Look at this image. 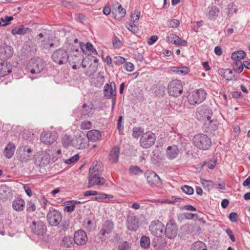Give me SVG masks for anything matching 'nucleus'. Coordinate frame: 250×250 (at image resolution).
Instances as JSON below:
<instances>
[{
  "label": "nucleus",
  "instance_id": "nucleus-50",
  "mask_svg": "<svg viewBox=\"0 0 250 250\" xmlns=\"http://www.w3.org/2000/svg\"><path fill=\"white\" fill-rule=\"evenodd\" d=\"M143 130L141 127H135L133 129L132 136L135 138H138L143 134Z\"/></svg>",
  "mask_w": 250,
  "mask_h": 250
},
{
  "label": "nucleus",
  "instance_id": "nucleus-36",
  "mask_svg": "<svg viewBox=\"0 0 250 250\" xmlns=\"http://www.w3.org/2000/svg\"><path fill=\"white\" fill-rule=\"evenodd\" d=\"M151 245L155 249H159L165 246L166 242L161 237H156L153 240Z\"/></svg>",
  "mask_w": 250,
  "mask_h": 250
},
{
  "label": "nucleus",
  "instance_id": "nucleus-41",
  "mask_svg": "<svg viewBox=\"0 0 250 250\" xmlns=\"http://www.w3.org/2000/svg\"><path fill=\"white\" fill-rule=\"evenodd\" d=\"M201 184L208 191L212 190L214 187V183L211 181L201 180Z\"/></svg>",
  "mask_w": 250,
  "mask_h": 250
},
{
  "label": "nucleus",
  "instance_id": "nucleus-37",
  "mask_svg": "<svg viewBox=\"0 0 250 250\" xmlns=\"http://www.w3.org/2000/svg\"><path fill=\"white\" fill-rule=\"evenodd\" d=\"M246 54L245 52L242 50H239L233 52L231 54V59L234 62H239L246 57Z\"/></svg>",
  "mask_w": 250,
  "mask_h": 250
},
{
  "label": "nucleus",
  "instance_id": "nucleus-43",
  "mask_svg": "<svg viewBox=\"0 0 250 250\" xmlns=\"http://www.w3.org/2000/svg\"><path fill=\"white\" fill-rule=\"evenodd\" d=\"M150 244V241L148 237L143 236L140 239V245L142 248L145 249L148 248Z\"/></svg>",
  "mask_w": 250,
  "mask_h": 250
},
{
  "label": "nucleus",
  "instance_id": "nucleus-8",
  "mask_svg": "<svg viewBox=\"0 0 250 250\" xmlns=\"http://www.w3.org/2000/svg\"><path fill=\"white\" fill-rule=\"evenodd\" d=\"M30 72L32 74L40 73L45 67V62L41 59H32L29 62Z\"/></svg>",
  "mask_w": 250,
  "mask_h": 250
},
{
  "label": "nucleus",
  "instance_id": "nucleus-10",
  "mask_svg": "<svg viewBox=\"0 0 250 250\" xmlns=\"http://www.w3.org/2000/svg\"><path fill=\"white\" fill-rule=\"evenodd\" d=\"M116 90L115 83L114 82L110 83V84L106 83L104 85V95L108 99H112V107L113 109L115 105V101L116 99Z\"/></svg>",
  "mask_w": 250,
  "mask_h": 250
},
{
  "label": "nucleus",
  "instance_id": "nucleus-40",
  "mask_svg": "<svg viewBox=\"0 0 250 250\" xmlns=\"http://www.w3.org/2000/svg\"><path fill=\"white\" fill-rule=\"evenodd\" d=\"M72 139L70 135H64L62 139V144L63 146L67 147L72 144Z\"/></svg>",
  "mask_w": 250,
  "mask_h": 250
},
{
  "label": "nucleus",
  "instance_id": "nucleus-44",
  "mask_svg": "<svg viewBox=\"0 0 250 250\" xmlns=\"http://www.w3.org/2000/svg\"><path fill=\"white\" fill-rule=\"evenodd\" d=\"M233 70L238 73H240L243 70V63L241 61L234 62L233 64Z\"/></svg>",
  "mask_w": 250,
  "mask_h": 250
},
{
  "label": "nucleus",
  "instance_id": "nucleus-12",
  "mask_svg": "<svg viewBox=\"0 0 250 250\" xmlns=\"http://www.w3.org/2000/svg\"><path fill=\"white\" fill-rule=\"evenodd\" d=\"M146 179L147 183L151 187L159 188L162 185L160 177L153 171H149L146 173Z\"/></svg>",
  "mask_w": 250,
  "mask_h": 250
},
{
  "label": "nucleus",
  "instance_id": "nucleus-28",
  "mask_svg": "<svg viewBox=\"0 0 250 250\" xmlns=\"http://www.w3.org/2000/svg\"><path fill=\"white\" fill-rule=\"evenodd\" d=\"M15 148L16 147L13 143H8L4 148V156L8 159L11 158L14 154Z\"/></svg>",
  "mask_w": 250,
  "mask_h": 250
},
{
  "label": "nucleus",
  "instance_id": "nucleus-60",
  "mask_svg": "<svg viewBox=\"0 0 250 250\" xmlns=\"http://www.w3.org/2000/svg\"><path fill=\"white\" fill-rule=\"evenodd\" d=\"M129 248V244L126 242L120 243L119 245V250H128Z\"/></svg>",
  "mask_w": 250,
  "mask_h": 250
},
{
  "label": "nucleus",
  "instance_id": "nucleus-5",
  "mask_svg": "<svg viewBox=\"0 0 250 250\" xmlns=\"http://www.w3.org/2000/svg\"><path fill=\"white\" fill-rule=\"evenodd\" d=\"M183 90V84L180 80H173L168 84V92L171 96H179L182 93Z\"/></svg>",
  "mask_w": 250,
  "mask_h": 250
},
{
  "label": "nucleus",
  "instance_id": "nucleus-47",
  "mask_svg": "<svg viewBox=\"0 0 250 250\" xmlns=\"http://www.w3.org/2000/svg\"><path fill=\"white\" fill-rule=\"evenodd\" d=\"M183 192L188 195H192L194 193L193 188L188 185H184L181 188Z\"/></svg>",
  "mask_w": 250,
  "mask_h": 250
},
{
  "label": "nucleus",
  "instance_id": "nucleus-61",
  "mask_svg": "<svg viewBox=\"0 0 250 250\" xmlns=\"http://www.w3.org/2000/svg\"><path fill=\"white\" fill-rule=\"evenodd\" d=\"M229 220L232 222H236L238 219V214L236 212H231L229 216Z\"/></svg>",
  "mask_w": 250,
  "mask_h": 250
},
{
  "label": "nucleus",
  "instance_id": "nucleus-13",
  "mask_svg": "<svg viewBox=\"0 0 250 250\" xmlns=\"http://www.w3.org/2000/svg\"><path fill=\"white\" fill-rule=\"evenodd\" d=\"M74 145L78 149H84L88 146V140L84 133L82 131L76 135Z\"/></svg>",
  "mask_w": 250,
  "mask_h": 250
},
{
  "label": "nucleus",
  "instance_id": "nucleus-16",
  "mask_svg": "<svg viewBox=\"0 0 250 250\" xmlns=\"http://www.w3.org/2000/svg\"><path fill=\"white\" fill-rule=\"evenodd\" d=\"M101 174H95V175H89L88 177V188H90L94 186H102L106 182V180L101 177Z\"/></svg>",
  "mask_w": 250,
  "mask_h": 250
},
{
  "label": "nucleus",
  "instance_id": "nucleus-39",
  "mask_svg": "<svg viewBox=\"0 0 250 250\" xmlns=\"http://www.w3.org/2000/svg\"><path fill=\"white\" fill-rule=\"evenodd\" d=\"M74 239L69 236H65L62 240V245L66 248H70L73 244Z\"/></svg>",
  "mask_w": 250,
  "mask_h": 250
},
{
  "label": "nucleus",
  "instance_id": "nucleus-14",
  "mask_svg": "<svg viewBox=\"0 0 250 250\" xmlns=\"http://www.w3.org/2000/svg\"><path fill=\"white\" fill-rule=\"evenodd\" d=\"M58 138V134L55 131H44L41 135V140L46 145L54 143Z\"/></svg>",
  "mask_w": 250,
  "mask_h": 250
},
{
  "label": "nucleus",
  "instance_id": "nucleus-1",
  "mask_svg": "<svg viewBox=\"0 0 250 250\" xmlns=\"http://www.w3.org/2000/svg\"><path fill=\"white\" fill-rule=\"evenodd\" d=\"M192 143L195 147L201 150H208L211 145L210 138L203 133L195 135L192 139Z\"/></svg>",
  "mask_w": 250,
  "mask_h": 250
},
{
  "label": "nucleus",
  "instance_id": "nucleus-2",
  "mask_svg": "<svg viewBox=\"0 0 250 250\" xmlns=\"http://www.w3.org/2000/svg\"><path fill=\"white\" fill-rule=\"evenodd\" d=\"M207 93L203 89H199L190 92L188 97V102L190 104H199L206 98Z\"/></svg>",
  "mask_w": 250,
  "mask_h": 250
},
{
  "label": "nucleus",
  "instance_id": "nucleus-9",
  "mask_svg": "<svg viewBox=\"0 0 250 250\" xmlns=\"http://www.w3.org/2000/svg\"><path fill=\"white\" fill-rule=\"evenodd\" d=\"M47 220L52 226H57L62 220V216L61 213L57 210H50L47 215Z\"/></svg>",
  "mask_w": 250,
  "mask_h": 250
},
{
  "label": "nucleus",
  "instance_id": "nucleus-7",
  "mask_svg": "<svg viewBox=\"0 0 250 250\" xmlns=\"http://www.w3.org/2000/svg\"><path fill=\"white\" fill-rule=\"evenodd\" d=\"M32 151L31 148L26 146L20 147L17 150L18 158L22 163H27L32 159V156L30 155Z\"/></svg>",
  "mask_w": 250,
  "mask_h": 250
},
{
  "label": "nucleus",
  "instance_id": "nucleus-55",
  "mask_svg": "<svg viewBox=\"0 0 250 250\" xmlns=\"http://www.w3.org/2000/svg\"><path fill=\"white\" fill-rule=\"evenodd\" d=\"M92 123L90 121H84L80 125L81 128L83 130L89 129L91 128Z\"/></svg>",
  "mask_w": 250,
  "mask_h": 250
},
{
  "label": "nucleus",
  "instance_id": "nucleus-23",
  "mask_svg": "<svg viewBox=\"0 0 250 250\" xmlns=\"http://www.w3.org/2000/svg\"><path fill=\"white\" fill-rule=\"evenodd\" d=\"M93 107L94 106L92 104H83L82 105L81 118L85 119L92 116L93 114Z\"/></svg>",
  "mask_w": 250,
  "mask_h": 250
},
{
  "label": "nucleus",
  "instance_id": "nucleus-4",
  "mask_svg": "<svg viewBox=\"0 0 250 250\" xmlns=\"http://www.w3.org/2000/svg\"><path fill=\"white\" fill-rule=\"evenodd\" d=\"M50 149H47L45 151L37 152L34 156V162L35 164L40 167L47 166L50 160Z\"/></svg>",
  "mask_w": 250,
  "mask_h": 250
},
{
  "label": "nucleus",
  "instance_id": "nucleus-26",
  "mask_svg": "<svg viewBox=\"0 0 250 250\" xmlns=\"http://www.w3.org/2000/svg\"><path fill=\"white\" fill-rule=\"evenodd\" d=\"M12 66L7 62L0 63V77L5 76L11 72Z\"/></svg>",
  "mask_w": 250,
  "mask_h": 250
},
{
  "label": "nucleus",
  "instance_id": "nucleus-52",
  "mask_svg": "<svg viewBox=\"0 0 250 250\" xmlns=\"http://www.w3.org/2000/svg\"><path fill=\"white\" fill-rule=\"evenodd\" d=\"M140 16V12L139 10H135L131 14V20L133 22L138 21Z\"/></svg>",
  "mask_w": 250,
  "mask_h": 250
},
{
  "label": "nucleus",
  "instance_id": "nucleus-24",
  "mask_svg": "<svg viewBox=\"0 0 250 250\" xmlns=\"http://www.w3.org/2000/svg\"><path fill=\"white\" fill-rule=\"evenodd\" d=\"M198 112L204 118H206L209 123L213 122V120H211L212 115V109L206 106H202L198 108Z\"/></svg>",
  "mask_w": 250,
  "mask_h": 250
},
{
  "label": "nucleus",
  "instance_id": "nucleus-62",
  "mask_svg": "<svg viewBox=\"0 0 250 250\" xmlns=\"http://www.w3.org/2000/svg\"><path fill=\"white\" fill-rule=\"evenodd\" d=\"M98 194V192L96 190H87L83 192L84 196H96Z\"/></svg>",
  "mask_w": 250,
  "mask_h": 250
},
{
  "label": "nucleus",
  "instance_id": "nucleus-15",
  "mask_svg": "<svg viewBox=\"0 0 250 250\" xmlns=\"http://www.w3.org/2000/svg\"><path fill=\"white\" fill-rule=\"evenodd\" d=\"M32 231L38 235H42L46 230V227L41 221H33L31 226Z\"/></svg>",
  "mask_w": 250,
  "mask_h": 250
},
{
  "label": "nucleus",
  "instance_id": "nucleus-27",
  "mask_svg": "<svg viewBox=\"0 0 250 250\" xmlns=\"http://www.w3.org/2000/svg\"><path fill=\"white\" fill-rule=\"evenodd\" d=\"M120 148L118 146H114L110 151L109 160L111 163L117 162L119 159Z\"/></svg>",
  "mask_w": 250,
  "mask_h": 250
},
{
  "label": "nucleus",
  "instance_id": "nucleus-11",
  "mask_svg": "<svg viewBox=\"0 0 250 250\" xmlns=\"http://www.w3.org/2000/svg\"><path fill=\"white\" fill-rule=\"evenodd\" d=\"M149 229L151 233L156 237H161L164 233L165 229L164 225L158 220L152 221L149 227Z\"/></svg>",
  "mask_w": 250,
  "mask_h": 250
},
{
  "label": "nucleus",
  "instance_id": "nucleus-58",
  "mask_svg": "<svg viewBox=\"0 0 250 250\" xmlns=\"http://www.w3.org/2000/svg\"><path fill=\"white\" fill-rule=\"evenodd\" d=\"M224 78L227 80H231L232 79V71L230 69H225L224 72Z\"/></svg>",
  "mask_w": 250,
  "mask_h": 250
},
{
  "label": "nucleus",
  "instance_id": "nucleus-56",
  "mask_svg": "<svg viewBox=\"0 0 250 250\" xmlns=\"http://www.w3.org/2000/svg\"><path fill=\"white\" fill-rule=\"evenodd\" d=\"M79 155L78 154H75L70 158L65 161V163L66 164H71L79 160Z\"/></svg>",
  "mask_w": 250,
  "mask_h": 250
},
{
  "label": "nucleus",
  "instance_id": "nucleus-25",
  "mask_svg": "<svg viewBox=\"0 0 250 250\" xmlns=\"http://www.w3.org/2000/svg\"><path fill=\"white\" fill-rule=\"evenodd\" d=\"M167 39L169 42L176 45L186 46L187 44L186 41L181 40L178 36L173 34L168 36Z\"/></svg>",
  "mask_w": 250,
  "mask_h": 250
},
{
  "label": "nucleus",
  "instance_id": "nucleus-17",
  "mask_svg": "<svg viewBox=\"0 0 250 250\" xmlns=\"http://www.w3.org/2000/svg\"><path fill=\"white\" fill-rule=\"evenodd\" d=\"M112 14L114 15L115 19L120 20L125 16L126 10L122 7L121 4L116 2L113 5Z\"/></svg>",
  "mask_w": 250,
  "mask_h": 250
},
{
  "label": "nucleus",
  "instance_id": "nucleus-53",
  "mask_svg": "<svg viewBox=\"0 0 250 250\" xmlns=\"http://www.w3.org/2000/svg\"><path fill=\"white\" fill-rule=\"evenodd\" d=\"M125 62V59L121 56H116L113 58V62L118 65H121Z\"/></svg>",
  "mask_w": 250,
  "mask_h": 250
},
{
  "label": "nucleus",
  "instance_id": "nucleus-35",
  "mask_svg": "<svg viewBox=\"0 0 250 250\" xmlns=\"http://www.w3.org/2000/svg\"><path fill=\"white\" fill-rule=\"evenodd\" d=\"M103 169L96 164L93 163L89 170V175H95V174H102Z\"/></svg>",
  "mask_w": 250,
  "mask_h": 250
},
{
  "label": "nucleus",
  "instance_id": "nucleus-64",
  "mask_svg": "<svg viewBox=\"0 0 250 250\" xmlns=\"http://www.w3.org/2000/svg\"><path fill=\"white\" fill-rule=\"evenodd\" d=\"M157 40H158V37L157 36H155V35L152 36L150 37V38H149L148 39L147 43L149 45H152L153 43H154L157 41Z\"/></svg>",
  "mask_w": 250,
  "mask_h": 250
},
{
  "label": "nucleus",
  "instance_id": "nucleus-6",
  "mask_svg": "<svg viewBox=\"0 0 250 250\" xmlns=\"http://www.w3.org/2000/svg\"><path fill=\"white\" fill-rule=\"evenodd\" d=\"M156 141L155 134L150 131L143 133L140 140V144L144 148H148L152 146Z\"/></svg>",
  "mask_w": 250,
  "mask_h": 250
},
{
  "label": "nucleus",
  "instance_id": "nucleus-51",
  "mask_svg": "<svg viewBox=\"0 0 250 250\" xmlns=\"http://www.w3.org/2000/svg\"><path fill=\"white\" fill-rule=\"evenodd\" d=\"M180 24V22L177 19H171L167 21V25L171 28H176Z\"/></svg>",
  "mask_w": 250,
  "mask_h": 250
},
{
  "label": "nucleus",
  "instance_id": "nucleus-33",
  "mask_svg": "<svg viewBox=\"0 0 250 250\" xmlns=\"http://www.w3.org/2000/svg\"><path fill=\"white\" fill-rule=\"evenodd\" d=\"M171 70L173 73L181 76H184L188 73L189 70L187 66L172 67Z\"/></svg>",
  "mask_w": 250,
  "mask_h": 250
},
{
  "label": "nucleus",
  "instance_id": "nucleus-31",
  "mask_svg": "<svg viewBox=\"0 0 250 250\" xmlns=\"http://www.w3.org/2000/svg\"><path fill=\"white\" fill-rule=\"evenodd\" d=\"M88 140L95 142L98 140L101 137V132L98 130H91L86 134Z\"/></svg>",
  "mask_w": 250,
  "mask_h": 250
},
{
  "label": "nucleus",
  "instance_id": "nucleus-46",
  "mask_svg": "<svg viewBox=\"0 0 250 250\" xmlns=\"http://www.w3.org/2000/svg\"><path fill=\"white\" fill-rule=\"evenodd\" d=\"M135 220H133L132 219L128 220L127 228L130 230L135 231L137 229L138 225L137 223L135 224Z\"/></svg>",
  "mask_w": 250,
  "mask_h": 250
},
{
  "label": "nucleus",
  "instance_id": "nucleus-22",
  "mask_svg": "<svg viewBox=\"0 0 250 250\" xmlns=\"http://www.w3.org/2000/svg\"><path fill=\"white\" fill-rule=\"evenodd\" d=\"M113 228V223L109 220H107L102 225V229L99 232V235L105 236L106 234H110L112 232Z\"/></svg>",
  "mask_w": 250,
  "mask_h": 250
},
{
  "label": "nucleus",
  "instance_id": "nucleus-29",
  "mask_svg": "<svg viewBox=\"0 0 250 250\" xmlns=\"http://www.w3.org/2000/svg\"><path fill=\"white\" fill-rule=\"evenodd\" d=\"M219 9L216 6H212L208 7L206 16L210 19H215L219 15Z\"/></svg>",
  "mask_w": 250,
  "mask_h": 250
},
{
  "label": "nucleus",
  "instance_id": "nucleus-32",
  "mask_svg": "<svg viewBox=\"0 0 250 250\" xmlns=\"http://www.w3.org/2000/svg\"><path fill=\"white\" fill-rule=\"evenodd\" d=\"M25 206L24 201L21 198H17L12 204L13 208L16 211H21L23 210Z\"/></svg>",
  "mask_w": 250,
  "mask_h": 250
},
{
  "label": "nucleus",
  "instance_id": "nucleus-42",
  "mask_svg": "<svg viewBox=\"0 0 250 250\" xmlns=\"http://www.w3.org/2000/svg\"><path fill=\"white\" fill-rule=\"evenodd\" d=\"M129 173L132 175H139L143 173L139 167L137 166H131L129 169Z\"/></svg>",
  "mask_w": 250,
  "mask_h": 250
},
{
  "label": "nucleus",
  "instance_id": "nucleus-3",
  "mask_svg": "<svg viewBox=\"0 0 250 250\" xmlns=\"http://www.w3.org/2000/svg\"><path fill=\"white\" fill-rule=\"evenodd\" d=\"M51 58L56 63L62 65L67 63L69 56L67 51L61 48L54 51L52 54Z\"/></svg>",
  "mask_w": 250,
  "mask_h": 250
},
{
  "label": "nucleus",
  "instance_id": "nucleus-45",
  "mask_svg": "<svg viewBox=\"0 0 250 250\" xmlns=\"http://www.w3.org/2000/svg\"><path fill=\"white\" fill-rule=\"evenodd\" d=\"M237 8L235 5L230 3L228 5L227 11L226 12L228 16H231L237 12Z\"/></svg>",
  "mask_w": 250,
  "mask_h": 250
},
{
  "label": "nucleus",
  "instance_id": "nucleus-54",
  "mask_svg": "<svg viewBox=\"0 0 250 250\" xmlns=\"http://www.w3.org/2000/svg\"><path fill=\"white\" fill-rule=\"evenodd\" d=\"M127 28L133 33H136L138 31V27L134 24V22H130L126 25Z\"/></svg>",
  "mask_w": 250,
  "mask_h": 250
},
{
  "label": "nucleus",
  "instance_id": "nucleus-20",
  "mask_svg": "<svg viewBox=\"0 0 250 250\" xmlns=\"http://www.w3.org/2000/svg\"><path fill=\"white\" fill-rule=\"evenodd\" d=\"M13 49L9 45H4L0 47V59L6 60L12 57Z\"/></svg>",
  "mask_w": 250,
  "mask_h": 250
},
{
  "label": "nucleus",
  "instance_id": "nucleus-18",
  "mask_svg": "<svg viewBox=\"0 0 250 250\" xmlns=\"http://www.w3.org/2000/svg\"><path fill=\"white\" fill-rule=\"evenodd\" d=\"M164 230L166 236L169 239L175 238L177 234L178 228L176 224L174 223H167Z\"/></svg>",
  "mask_w": 250,
  "mask_h": 250
},
{
  "label": "nucleus",
  "instance_id": "nucleus-19",
  "mask_svg": "<svg viewBox=\"0 0 250 250\" xmlns=\"http://www.w3.org/2000/svg\"><path fill=\"white\" fill-rule=\"evenodd\" d=\"M73 239L75 243L78 245L85 244L87 240L85 232L82 230H79L75 233Z\"/></svg>",
  "mask_w": 250,
  "mask_h": 250
},
{
  "label": "nucleus",
  "instance_id": "nucleus-63",
  "mask_svg": "<svg viewBox=\"0 0 250 250\" xmlns=\"http://www.w3.org/2000/svg\"><path fill=\"white\" fill-rule=\"evenodd\" d=\"M134 69V65L132 63L129 62L125 64V69L126 71H129V72H131V71H133Z\"/></svg>",
  "mask_w": 250,
  "mask_h": 250
},
{
  "label": "nucleus",
  "instance_id": "nucleus-34",
  "mask_svg": "<svg viewBox=\"0 0 250 250\" xmlns=\"http://www.w3.org/2000/svg\"><path fill=\"white\" fill-rule=\"evenodd\" d=\"M32 31V29L29 28L24 27L23 26H21L19 28H15L12 29L11 30V33L13 35H23L27 32H31Z\"/></svg>",
  "mask_w": 250,
  "mask_h": 250
},
{
  "label": "nucleus",
  "instance_id": "nucleus-30",
  "mask_svg": "<svg viewBox=\"0 0 250 250\" xmlns=\"http://www.w3.org/2000/svg\"><path fill=\"white\" fill-rule=\"evenodd\" d=\"M91 82L95 86L99 87L104 84V77L102 73H99L95 77L91 78Z\"/></svg>",
  "mask_w": 250,
  "mask_h": 250
},
{
  "label": "nucleus",
  "instance_id": "nucleus-59",
  "mask_svg": "<svg viewBox=\"0 0 250 250\" xmlns=\"http://www.w3.org/2000/svg\"><path fill=\"white\" fill-rule=\"evenodd\" d=\"M36 206L32 201H29L27 203V210L29 211H34L36 210Z\"/></svg>",
  "mask_w": 250,
  "mask_h": 250
},
{
  "label": "nucleus",
  "instance_id": "nucleus-21",
  "mask_svg": "<svg viewBox=\"0 0 250 250\" xmlns=\"http://www.w3.org/2000/svg\"><path fill=\"white\" fill-rule=\"evenodd\" d=\"M179 152L180 150L177 146H170L167 148L166 156L167 159L172 160L178 157Z\"/></svg>",
  "mask_w": 250,
  "mask_h": 250
},
{
  "label": "nucleus",
  "instance_id": "nucleus-57",
  "mask_svg": "<svg viewBox=\"0 0 250 250\" xmlns=\"http://www.w3.org/2000/svg\"><path fill=\"white\" fill-rule=\"evenodd\" d=\"M113 45L116 48H120L122 46V43L118 38L115 37L113 40Z\"/></svg>",
  "mask_w": 250,
  "mask_h": 250
},
{
  "label": "nucleus",
  "instance_id": "nucleus-48",
  "mask_svg": "<svg viewBox=\"0 0 250 250\" xmlns=\"http://www.w3.org/2000/svg\"><path fill=\"white\" fill-rule=\"evenodd\" d=\"M97 195V196H96L94 198H92V199L97 201L100 199H106V198L111 199V198H113V196L111 195L106 194L105 193H101L99 194L98 193V194Z\"/></svg>",
  "mask_w": 250,
  "mask_h": 250
},
{
  "label": "nucleus",
  "instance_id": "nucleus-38",
  "mask_svg": "<svg viewBox=\"0 0 250 250\" xmlns=\"http://www.w3.org/2000/svg\"><path fill=\"white\" fill-rule=\"evenodd\" d=\"M191 250H207V247L203 242L197 241L192 245Z\"/></svg>",
  "mask_w": 250,
  "mask_h": 250
},
{
  "label": "nucleus",
  "instance_id": "nucleus-49",
  "mask_svg": "<svg viewBox=\"0 0 250 250\" xmlns=\"http://www.w3.org/2000/svg\"><path fill=\"white\" fill-rule=\"evenodd\" d=\"M97 70V66L96 65L91 64L88 70H87L85 72V74L86 75L88 76L89 77L94 75Z\"/></svg>",
  "mask_w": 250,
  "mask_h": 250
}]
</instances>
